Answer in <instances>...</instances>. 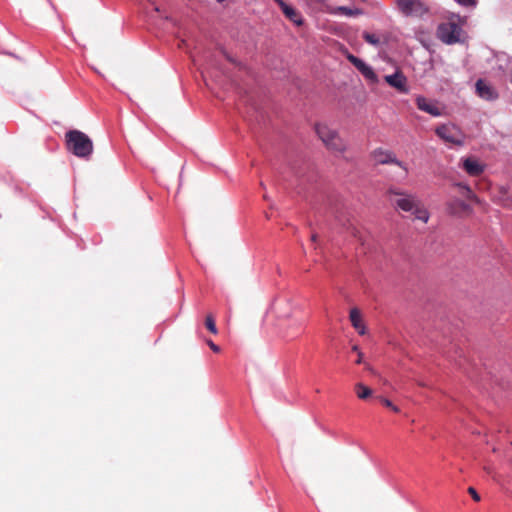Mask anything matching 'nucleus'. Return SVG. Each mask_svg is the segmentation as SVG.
<instances>
[{
    "label": "nucleus",
    "instance_id": "obj_29",
    "mask_svg": "<svg viewBox=\"0 0 512 512\" xmlns=\"http://www.w3.org/2000/svg\"><path fill=\"white\" fill-rule=\"evenodd\" d=\"M420 386H425L424 382H418Z\"/></svg>",
    "mask_w": 512,
    "mask_h": 512
},
{
    "label": "nucleus",
    "instance_id": "obj_21",
    "mask_svg": "<svg viewBox=\"0 0 512 512\" xmlns=\"http://www.w3.org/2000/svg\"><path fill=\"white\" fill-rule=\"evenodd\" d=\"M455 1L463 6H474L475 5V0H455Z\"/></svg>",
    "mask_w": 512,
    "mask_h": 512
},
{
    "label": "nucleus",
    "instance_id": "obj_15",
    "mask_svg": "<svg viewBox=\"0 0 512 512\" xmlns=\"http://www.w3.org/2000/svg\"><path fill=\"white\" fill-rule=\"evenodd\" d=\"M450 212L453 214H458L460 212H470L471 208L468 204H466L462 200H454L449 203Z\"/></svg>",
    "mask_w": 512,
    "mask_h": 512
},
{
    "label": "nucleus",
    "instance_id": "obj_4",
    "mask_svg": "<svg viewBox=\"0 0 512 512\" xmlns=\"http://www.w3.org/2000/svg\"><path fill=\"white\" fill-rule=\"evenodd\" d=\"M438 137L443 141L452 145H462L464 143V134L454 124H444L436 128L435 130Z\"/></svg>",
    "mask_w": 512,
    "mask_h": 512
},
{
    "label": "nucleus",
    "instance_id": "obj_16",
    "mask_svg": "<svg viewBox=\"0 0 512 512\" xmlns=\"http://www.w3.org/2000/svg\"><path fill=\"white\" fill-rule=\"evenodd\" d=\"M355 392L359 399H367L372 395V390L363 383H357L355 385Z\"/></svg>",
    "mask_w": 512,
    "mask_h": 512
},
{
    "label": "nucleus",
    "instance_id": "obj_17",
    "mask_svg": "<svg viewBox=\"0 0 512 512\" xmlns=\"http://www.w3.org/2000/svg\"><path fill=\"white\" fill-rule=\"evenodd\" d=\"M206 328L213 334H217L218 330L212 315H208L205 320Z\"/></svg>",
    "mask_w": 512,
    "mask_h": 512
},
{
    "label": "nucleus",
    "instance_id": "obj_13",
    "mask_svg": "<svg viewBox=\"0 0 512 512\" xmlns=\"http://www.w3.org/2000/svg\"><path fill=\"white\" fill-rule=\"evenodd\" d=\"M349 319L352 326L358 331L360 335H364L366 333V327L364 325L361 312L358 308H352L350 310Z\"/></svg>",
    "mask_w": 512,
    "mask_h": 512
},
{
    "label": "nucleus",
    "instance_id": "obj_11",
    "mask_svg": "<svg viewBox=\"0 0 512 512\" xmlns=\"http://www.w3.org/2000/svg\"><path fill=\"white\" fill-rule=\"evenodd\" d=\"M281 8L283 14L292 21L295 25L301 26L303 24V18L301 14L294 9L292 6L286 4L283 0H274Z\"/></svg>",
    "mask_w": 512,
    "mask_h": 512
},
{
    "label": "nucleus",
    "instance_id": "obj_9",
    "mask_svg": "<svg viewBox=\"0 0 512 512\" xmlns=\"http://www.w3.org/2000/svg\"><path fill=\"white\" fill-rule=\"evenodd\" d=\"M385 82L391 87L395 88L401 93H408L409 89L407 86V78L406 76L400 72L396 71L394 74L386 75L384 77Z\"/></svg>",
    "mask_w": 512,
    "mask_h": 512
},
{
    "label": "nucleus",
    "instance_id": "obj_22",
    "mask_svg": "<svg viewBox=\"0 0 512 512\" xmlns=\"http://www.w3.org/2000/svg\"><path fill=\"white\" fill-rule=\"evenodd\" d=\"M338 10H339L341 13L345 14V15H348V16L353 15L352 10H351V9H349V8H347V7H339V8H338Z\"/></svg>",
    "mask_w": 512,
    "mask_h": 512
},
{
    "label": "nucleus",
    "instance_id": "obj_26",
    "mask_svg": "<svg viewBox=\"0 0 512 512\" xmlns=\"http://www.w3.org/2000/svg\"><path fill=\"white\" fill-rule=\"evenodd\" d=\"M352 350H353V351H356V352H358V353L360 352V351H359L358 346H356V345L352 347Z\"/></svg>",
    "mask_w": 512,
    "mask_h": 512
},
{
    "label": "nucleus",
    "instance_id": "obj_6",
    "mask_svg": "<svg viewBox=\"0 0 512 512\" xmlns=\"http://www.w3.org/2000/svg\"><path fill=\"white\" fill-rule=\"evenodd\" d=\"M461 28L455 23H442L438 26L437 36L446 43L453 44L460 40Z\"/></svg>",
    "mask_w": 512,
    "mask_h": 512
},
{
    "label": "nucleus",
    "instance_id": "obj_5",
    "mask_svg": "<svg viewBox=\"0 0 512 512\" xmlns=\"http://www.w3.org/2000/svg\"><path fill=\"white\" fill-rule=\"evenodd\" d=\"M399 11L408 17H422L428 7L422 0H396Z\"/></svg>",
    "mask_w": 512,
    "mask_h": 512
},
{
    "label": "nucleus",
    "instance_id": "obj_8",
    "mask_svg": "<svg viewBox=\"0 0 512 512\" xmlns=\"http://www.w3.org/2000/svg\"><path fill=\"white\" fill-rule=\"evenodd\" d=\"M415 101L419 110L426 112L434 117L443 115V108L440 107L436 101L429 100L423 96H417Z\"/></svg>",
    "mask_w": 512,
    "mask_h": 512
},
{
    "label": "nucleus",
    "instance_id": "obj_24",
    "mask_svg": "<svg viewBox=\"0 0 512 512\" xmlns=\"http://www.w3.org/2000/svg\"><path fill=\"white\" fill-rule=\"evenodd\" d=\"M362 358H363V354L361 352H359L356 363L357 364H361L362 363Z\"/></svg>",
    "mask_w": 512,
    "mask_h": 512
},
{
    "label": "nucleus",
    "instance_id": "obj_1",
    "mask_svg": "<svg viewBox=\"0 0 512 512\" xmlns=\"http://www.w3.org/2000/svg\"><path fill=\"white\" fill-rule=\"evenodd\" d=\"M387 194L396 209L414 215L415 219L423 223L428 222L429 212L417 195L396 187L389 188Z\"/></svg>",
    "mask_w": 512,
    "mask_h": 512
},
{
    "label": "nucleus",
    "instance_id": "obj_14",
    "mask_svg": "<svg viewBox=\"0 0 512 512\" xmlns=\"http://www.w3.org/2000/svg\"><path fill=\"white\" fill-rule=\"evenodd\" d=\"M463 167L469 175L477 176L482 173L483 166L474 158H467L463 161Z\"/></svg>",
    "mask_w": 512,
    "mask_h": 512
},
{
    "label": "nucleus",
    "instance_id": "obj_18",
    "mask_svg": "<svg viewBox=\"0 0 512 512\" xmlns=\"http://www.w3.org/2000/svg\"><path fill=\"white\" fill-rule=\"evenodd\" d=\"M363 38L369 44H372V45H378L379 44V38L376 35H374V34L364 33L363 34Z\"/></svg>",
    "mask_w": 512,
    "mask_h": 512
},
{
    "label": "nucleus",
    "instance_id": "obj_27",
    "mask_svg": "<svg viewBox=\"0 0 512 512\" xmlns=\"http://www.w3.org/2000/svg\"><path fill=\"white\" fill-rule=\"evenodd\" d=\"M366 369L372 373H374V370L369 366V365H366Z\"/></svg>",
    "mask_w": 512,
    "mask_h": 512
},
{
    "label": "nucleus",
    "instance_id": "obj_10",
    "mask_svg": "<svg viewBox=\"0 0 512 512\" xmlns=\"http://www.w3.org/2000/svg\"><path fill=\"white\" fill-rule=\"evenodd\" d=\"M347 59L363 74L365 78L372 81L377 80V76L373 69L369 65H367L363 60L359 59L358 57L352 54H349L347 56Z\"/></svg>",
    "mask_w": 512,
    "mask_h": 512
},
{
    "label": "nucleus",
    "instance_id": "obj_12",
    "mask_svg": "<svg viewBox=\"0 0 512 512\" xmlns=\"http://www.w3.org/2000/svg\"><path fill=\"white\" fill-rule=\"evenodd\" d=\"M476 91L481 98L486 100H493L497 97L495 90L484 80L476 82Z\"/></svg>",
    "mask_w": 512,
    "mask_h": 512
},
{
    "label": "nucleus",
    "instance_id": "obj_3",
    "mask_svg": "<svg viewBox=\"0 0 512 512\" xmlns=\"http://www.w3.org/2000/svg\"><path fill=\"white\" fill-rule=\"evenodd\" d=\"M315 131L327 149L338 153H342L346 150V144L340 137L338 131L328 124H317Z\"/></svg>",
    "mask_w": 512,
    "mask_h": 512
},
{
    "label": "nucleus",
    "instance_id": "obj_23",
    "mask_svg": "<svg viewBox=\"0 0 512 512\" xmlns=\"http://www.w3.org/2000/svg\"><path fill=\"white\" fill-rule=\"evenodd\" d=\"M207 344L209 345V347H210L214 352H219V351H220L219 346H217L216 344H214L211 340H208V341H207Z\"/></svg>",
    "mask_w": 512,
    "mask_h": 512
},
{
    "label": "nucleus",
    "instance_id": "obj_2",
    "mask_svg": "<svg viewBox=\"0 0 512 512\" xmlns=\"http://www.w3.org/2000/svg\"><path fill=\"white\" fill-rule=\"evenodd\" d=\"M67 148L75 156L88 158L93 152L91 139L79 130H71L66 133Z\"/></svg>",
    "mask_w": 512,
    "mask_h": 512
},
{
    "label": "nucleus",
    "instance_id": "obj_19",
    "mask_svg": "<svg viewBox=\"0 0 512 512\" xmlns=\"http://www.w3.org/2000/svg\"><path fill=\"white\" fill-rule=\"evenodd\" d=\"M381 402L383 403L384 406L392 409L394 412H399V408L397 406H395L390 400H388L386 398H382Z\"/></svg>",
    "mask_w": 512,
    "mask_h": 512
},
{
    "label": "nucleus",
    "instance_id": "obj_20",
    "mask_svg": "<svg viewBox=\"0 0 512 512\" xmlns=\"http://www.w3.org/2000/svg\"><path fill=\"white\" fill-rule=\"evenodd\" d=\"M467 491L471 495V497L473 498L474 501L479 502L481 500L480 495L478 494V492L476 491V489L474 487H469Z\"/></svg>",
    "mask_w": 512,
    "mask_h": 512
},
{
    "label": "nucleus",
    "instance_id": "obj_7",
    "mask_svg": "<svg viewBox=\"0 0 512 512\" xmlns=\"http://www.w3.org/2000/svg\"><path fill=\"white\" fill-rule=\"evenodd\" d=\"M372 158L377 164H395L404 170L405 174L408 173L406 164L399 161L395 154L389 150L378 148L372 152Z\"/></svg>",
    "mask_w": 512,
    "mask_h": 512
},
{
    "label": "nucleus",
    "instance_id": "obj_25",
    "mask_svg": "<svg viewBox=\"0 0 512 512\" xmlns=\"http://www.w3.org/2000/svg\"><path fill=\"white\" fill-rule=\"evenodd\" d=\"M500 192L503 193V194H506L507 190L505 187H501L500 188Z\"/></svg>",
    "mask_w": 512,
    "mask_h": 512
},
{
    "label": "nucleus",
    "instance_id": "obj_28",
    "mask_svg": "<svg viewBox=\"0 0 512 512\" xmlns=\"http://www.w3.org/2000/svg\"><path fill=\"white\" fill-rule=\"evenodd\" d=\"M312 241H316V235H312Z\"/></svg>",
    "mask_w": 512,
    "mask_h": 512
}]
</instances>
